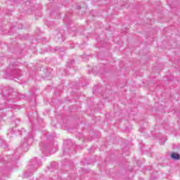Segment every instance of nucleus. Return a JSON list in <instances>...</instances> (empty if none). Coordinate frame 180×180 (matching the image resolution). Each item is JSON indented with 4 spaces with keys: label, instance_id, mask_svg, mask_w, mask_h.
Returning a JSON list of instances; mask_svg holds the SVG:
<instances>
[{
    "label": "nucleus",
    "instance_id": "1",
    "mask_svg": "<svg viewBox=\"0 0 180 180\" xmlns=\"http://www.w3.org/2000/svg\"><path fill=\"white\" fill-rule=\"evenodd\" d=\"M171 157L173 160H179L180 158L179 154L175 153H172Z\"/></svg>",
    "mask_w": 180,
    "mask_h": 180
},
{
    "label": "nucleus",
    "instance_id": "2",
    "mask_svg": "<svg viewBox=\"0 0 180 180\" xmlns=\"http://www.w3.org/2000/svg\"><path fill=\"white\" fill-rule=\"evenodd\" d=\"M29 145V143H24V146H28Z\"/></svg>",
    "mask_w": 180,
    "mask_h": 180
}]
</instances>
